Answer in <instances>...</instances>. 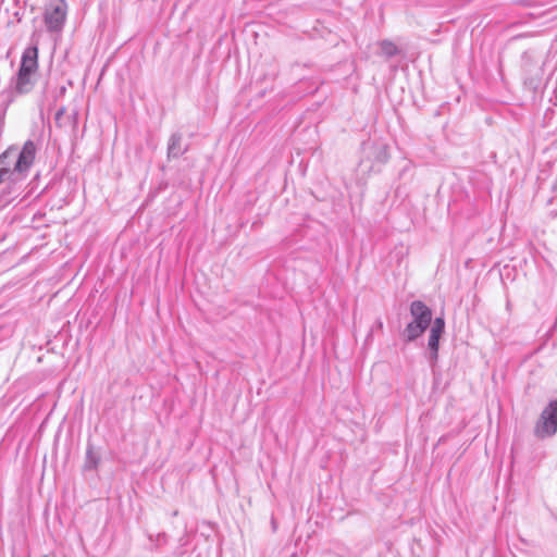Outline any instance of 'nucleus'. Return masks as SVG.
<instances>
[{
  "instance_id": "obj_13",
  "label": "nucleus",
  "mask_w": 557,
  "mask_h": 557,
  "mask_svg": "<svg viewBox=\"0 0 557 557\" xmlns=\"http://www.w3.org/2000/svg\"><path fill=\"white\" fill-rule=\"evenodd\" d=\"M4 174H2V172L0 171V183L2 182V180L4 178Z\"/></svg>"
},
{
  "instance_id": "obj_10",
  "label": "nucleus",
  "mask_w": 557,
  "mask_h": 557,
  "mask_svg": "<svg viewBox=\"0 0 557 557\" xmlns=\"http://www.w3.org/2000/svg\"><path fill=\"white\" fill-rule=\"evenodd\" d=\"M166 541H168V535L165 533H158L157 534V539H156V542H157L156 545L157 546L166 543Z\"/></svg>"
},
{
  "instance_id": "obj_5",
  "label": "nucleus",
  "mask_w": 557,
  "mask_h": 557,
  "mask_svg": "<svg viewBox=\"0 0 557 557\" xmlns=\"http://www.w3.org/2000/svg\"><path fill=\"white\" fill-rule=\"evenodd\" d=\"M65 0H51L45 10L44 22L49 32H60L66 18Z\"/></svg>"
},
{
  "instance_id": "obj_1",
  "label": "nucleus",
  "mask_w": 557,
  "mask_h": 557,
  "mask_svg": "<svg viewBox=\"0 0 557 557\" xmlns=\"http://www.w3.org/2000/svg\"><path fill=\"white\" fill-rule=\"evenodd\" d=\"M38 70V48L27 47L21 58V64L16 75L11 79L9 88L0 94L3 112L15 100L16 96L30 92L36 84V72Z\"/></svg>"
},
{
  "instance_id": "obj_11",
  "label": "nucleus",
  "mask_w": 557,
  "mask_h": 557,
  "mask_svg": "<svg viewBox=\"0 0 557 557\" xmlns=\"http://www.w3.org/2000/svg\"><path fill=\"white\" fill-rule=\"evenodd\" d=\"M64 113H65V108L64 107L60 108L55 112V116H54L55 121H59L63 116Z\"/></svg>"
},
{
  "instance_id": "obj_3",
  "label": "nucleus",
  "mask_w": 557,
  "mask_h": 557,
  "mask_svg": "<svg viewBox=\"0 0 557 557\" xmlns=\"http://www.w3.org/2000/svg\"><path fill=\"white\" fill-rule=\"evenodd\" d=\"M411 321L401 332V337L406 343H411L421 337L430 327L432 322V310L421 300H413L410 304Z\"/></svg>"
},
{
  "instance_id": "obj_2",
  "label": "nucleus",
  "mask_w": 557,
  "mask_h": 557,
  "mask_svg": "<svg viewBox=\"0 0 557 557\" xmlns=\"http://www.w3.org/2000/svg\"><path fill=\"white\" fill-rule=\"evenodd\" d=\"M37 147L30 139L21 149L10 146L0 154V171L12 183L24 181L35 162Z\"/></svg>"
},
{
  "instance_id": "obj_12",
  "label": "nucleus",
  "mask_w": 557,
  "mask_h": 557,
  "mask_svg": "<svg viewBox=\"0 0 557 557\" xmlns=\"http://www.w3.org/2000/svg\"><path fill=\"white\" fill-rule=\"evenodd\" d=\"M375 325L377 329H382L383 327V322L379 319L376 322H375Z\"/></svg>"
},
{
  "instance_id": "obj_6",
  "label": "nucleus",
  "mask_w": 557,
  "mask_h": 557,
  "mask_svg": "<svg viewBox=\"0 0 557 557\" xmlns=\"http://www.w3.org/2000/svg\"><path fill=\"white\" fill-rule=\"evenodd\" d=\"M445 332V320L442 317L435 318L431 325L428 348H429V362L434 366L438 358L440 339Z\"/></svg>"
},
{
  "instance_id": "obj_9",
  "label": "nucleus",
  "mask_w": 557,
  "mask_h": 557,
  "mask_svg": "<svg viewBox=\"0 0 557 557\" xmlns=\"http://www.w3.org/2000/svg\"><path fill=\"white\" fill-rule=\"evenodd\" d=\"M380 48L382 53L388 58H392L398 53L397 46L394 42L386 39L380 42Z\"/></svg>"
},
{
  "instance_id": "obj_4",
  "label": "nucleus",
  "mask_w": 557,
  "mask_h": 557,
  "mask_svg": "<svg viewBox=\"0 0 557 557\" xmlns=\"http://www.w3.org/2000/svg\"><path fill=\"white\" fill-rule=\"evenodd\" d=\"M557 432V398L549 401L543 409L534 426V434L539 438L552 437Z\"/></svg>"
},
{
  "instance_id": "obj_7",
  "label": "nucleus",
  "mask_w": 557,
  "mask_h": 557,
  "mask_svg": "<svg viewBox=\"0 0 557 557\" xmlns=\"http://www.w3.org/2000/svg\"><path fill=\"white\" fill-rule=\"evenodd\" d=\"M183 135L181 133H173L168 143V158L177 159L188 150V145L183 146Z\"/></svg>"
},
{
  "instance_id": "obj_8",
  "label": "nucleus",
  "mask_w": 557,
  "mask_h": 557,
  "mask_svg": "<svg viewBox=\"0 0 557 557\" xmlns=\"http://www.w3.org/2000/svg\"><path fill=\"white\" fill-rule=\"evenodd\" d=\"M100 462V457L96 454L94 450V446L88 443L86 448V457H85V470H95L97 469L98 465Z\"/></svg>"
}]
</instances>
